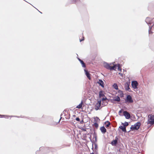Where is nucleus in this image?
Returning <instances> with one entry per match:
<instances>
[{"mask_svg": "<svg viewBox=\"0 0 154 154\" xmlns=\"http://www.w3.org/2000/svg\"><path fill=\"white\" fill-rule=\"evenodd\" d=\"M145 21L149 26V34H152V32L151 31L152 29V28H154V23H153L154 22L153 18L147 17L146 18Z\"/></svg>", "mask_w": 154, "mask_h": 154, "instance_id": "obj_1", "label": "nucleus"}, {"mask_svg": "<svg viewBox=\"0 0 154 154\" xmlns=\"http://www.w3.org/2000/svg\"><path fill=\"white\" fill-rule=\"evenodd\" d=\"M112 64H113V63H110L108 64L107 63H104L103 65L105 68L110 70H115L116 69V67H118L119 70L120 71L121 70V69H120L119 67V64L114 65L113 66H112Z\"/></svg>", "mask_w": 154, "mask_h": 154, "instance_id": "obj_2", "label": "nucleus"}, {"mask_svg": "<svg viewBox=\"0 0 154 154\" xmlns=\"http://www.w3.org/2000/svg\"><path fill=\"white\" fill-rule=\"evenodd\" d=\"M147 125L150 124V126L154 124V116L152 115H149L148 116Z\"/></svg>", "mask_w": 154, "mask_h": 154, "instance_id": "obj_3", "label": "nucleus"}, {"mask_svg": "<svg viewBox=\"0 0 154 154\" xmlns=\"http://www.w3.org/2000/svg\"><path fill=\"white\" fill-rule=\"evenodd\" d=\"M140 125V122H137L134 125H132L131 127V129L132 130H137L139 128Z\"/></svg>", "mask_w": 154, "mask_h": 154, "instance_id": "obj_4", "label": "nucleus"}, {"mask_svg": "<svg viewBox=\"0 0 154 154\" xmlns=\"http://www.w3.org/2000/svg\"><path fill=\"white\" fill-rule=\"evenodd\" d=\"M125 101L129 103L133 102V100L131 95H127Z\"/></svg>", "mask_w": 154, "mask_h": 154, "instance_id": "obj_5", "label": "nucleus"}, {"mask_svg": "<svg viewBox=\"0 0 154 154\" xmlns=\"http://www.w3.org/2000/svg\"><path fill=\"white\" fill-rule=\"evenodd\" d=\"M131 85L133 88L134 89H136L137 88L138 83L136 81H133L132 82Z\"/></svg>", "mask_w": 154, "mask_h": 154, "instance_id": "obj_6", "label": "nucleus"}, {"mask_svg": "<svg viewBox=\"0 0 154 154\" xmlns=\"http://www.w3.org/2000/svg\"><path fill=\"white\" fill-rule=\"evenodd\" d=\"M123 115L125 116V118L127 119H129L131 117L130 114L127 111H124Z\"/></svg>", "mask_w": 154, "mask_h": 154, "instance_id": "obj_7", "label": "nucleus"}, {"mask_svg": "<svg viewBox=\"0 0 154 154\" xmlns=\"http://www.w3.org/2000/svg\"><path fill=\"white\" fill-rule=\"evenodd\" d=\"M101 101H98L97 103L95 106V109L96 110H98L101 105Z\"/></svg>", "mask_w": 154, "mask_h": 154, "instance_id": "obj_8", "label": "nucleus"}, {"mask_svg": "<svg viewBox=\"0 0 154 154\" xmlns=\"http://www.w3.org/2000/svg\"><path fill=\"white\" fill-rule=\"evenodd\" d=\"M118 96L120 97H123L124 96V94L123 93L122 91L121 90H119L118 92Z\"/></svg>", "mask_w": 154, "mask_h": 154, "instance_id": "obj_9", "label": "nucleus"}, {"mask_svg": "<svg viewBox=\"0 0 154 154\" xmlns=\"http://www.w3.org/2000/svg\"><path fill=\"white\" fill-rule=\"evenodd\" d=\"M118 140V138L116 137V139L114 140H113L112 142V145H115L117 143V140Z\"/></svg>", "mask_w": 154, "mask_h": 154, "instance_id": "obj_10", "label": "nucleus"}, {"mask_svg": "<svg viewBox=\"0 0 154 154\" xmlns=\"http://www.w3.org/2000/svg\"><path fill=\"white\" fill-rule=\"evenodd\" d=\"M125 88L126 90L130 91V89L129 87V85L128 83L125 84Z\"/></svg>", "mask_w": 154, "mask_h": 154, "instance_id": "obj_11", "label": "nucleus"}, {"mask_svg": "<svg viewBox=\"0 0 154 154\" xmlns=\"http://www.w3.org/2000/svg\"><path fill=\"white\" fill-rule=\"evenodd\" d=\"M100 130H101V132L103 134L105 133L106 131V129L104 126L100 127Z\"/></svg>", "mask_w": 154, "mask_h": 154, "instance_id": "obj_12", "label": "nucleus"}, {"mask_svg": "<svg viewBox=\"0 0 154 154\" xmlns=\"http://www.w3.org/2000/svg\"><path fill=\"white\" fill-rule=\"evenodd\" d=\"M98 84L102 87H104V84L103 82L101 80H99L98 82Z\"/></svg>", "mask_w": 154, "mask_h": 154, "instance_id": "obj_13", "label": "nucleus"}, {"mask_svg": "<svg viewBox=\"0 0 154 154\" xmlns=\"http://www.w3.org/2000/svg\"><path fill=\"white\" fill-rule=\"evenodd\" d=\"M113 100L115 101L119 102L120 101V99L119 97L118 96H117L115 97L114 98Z\"/></svg>", "mask_w": 154, "mask_h": 154, "instance_id": "obj_14", "label": "nucleus"}, {"mask_svg": "<svg viewBox=\"0 0 154 154\" xmlns=\"http://www.w3.org/2000/svg\"><path fill=\"white\" fill-rule=\"evenodd\" d=\"M119 128L121 129L122 131L124 132H126V127L124 126H119Z\"/></svg>", "mask_w": 154, "mask_h": 154, "instance_id": "obj_15", "label": "nucleus"}, {"mask_svg": "<svg viewBox=\"0 0 154 154\" xmlns=\"http://www.w3.org/2000/svg\"><path fill=\"white\" fill-rule=\"evenodd\" d=\"M85 72L86 75L87 76L88 79L90 80L91 79L90 77V74L87 70H85Z\"/></svg>", "mask_w": 154, "mask_h": 154, "instance_id": "obj_16", "label": "nucleus"}, {"mask_svg": "<svg viewBox=\"0 0 154 154\" xmlns=\"http://www.w3.org/2000/svg\"><path fill=\"white\" fill-rule=\"evenodd\" d=\"M83 102L82 101L81 103L76 106V108L80 109L82 107Z\"/></svg>", "mask_w": 154, "mask_h": 154, "instance_id": "obj_17", "label": "nucleus"}, {"mask_svg": "<svg viewBox=\"0 0 154 154\" xmlns=\"http://www.w3.org/2000/svg\"><path fill=\"white\" fill-rule=\"evenodd\" d=\"M113 87L116 90H118V86L117 84L116 83H114L113 85Z\"/></svg>", "mask_w": 154, "mask_h": 154, "instance_id": "obj_18", "label": "nucleus"}, {"mask_svg": "<svg viewBox=\"0 0 154 154\" xmlns=\"http://www.w3.org/2000/svg\"><path fill=\"white\" fill-rule=\"evenodd\" d=\"M105 124H106V127H109L110 125V122L108 121L105 122Z\"/></svg>", "mask_w": 154, "mask_h": 154, "instance_id": "obj_19", "label": "nucleus"}, {"mask_svg": "<svg viewBox=\"0 0 154 154\" xmlns=\"http://www.w3.org/2000/svg\"><path fill=\"white\" fill-rule=\"evenodd\" d=\"M99 96L100 97H103L104 96V95L103 94L102 91H100V92L99 93Z\"/></svg>", "mask_w": 154, "mask_h": 154, "instance_id": "obj_20", "label": "nucleus"}, {"mask_svg": "<svg viewBox=\"0 0 154 154\" xmlns=\"http://www.w3.org/2000/svg\"><path fill=\"white\" fill-rule=\"evenodd\" d=\"M80 62L81 63V64H82V66L83 67H85V64L82 60Z\"/></svg>", "mask_w": 154, "mask_h": 154, "instance_id": "obj_21", "label": "nucleus"}, {"mask_svg": "<svg viewBox=\"0 0 154 154\" xmlns=\"http://www.w3.org/2000/svg\"><path fill=\"white\" fill-rule=\"evenodd\" d=\"M150 111H151V109H150L148 108V110H147V109H146V107H145V112H149Z\"/></svg>", "mask_w": 154, "mask_h": 154, "instance_id": "obj_22", "label": "nucleus"}, {"mask_svg": "<svg viewBox=\"0 0 154 154\" xmlns=\"http://www.w3.org/2000/svg\"><path fill=\"white\" fill-rule=\"evenodd\" d=\"M124 125V126L125 127H126L128 125V123L127 122H125L124 124H123Z\"/></svg>", "mask_w": 154, "mask_h": 154, "instance_id": "obj_23", "label": "nucleus"}, {"mask_svg": "<svg viewBox=\"0 0 154 154\" xmlns=\"http://www.w3.org/2000/svg\"><path fill=\"white\" fill-rule=\"evenodd\" d=\"M94 126L95 127L97 128L98 127V125L97 123H94Z\"/></svg>", "mask_w": 154, "mask_h": 154, "instance_id": "obj_24", "label": "nucleus"}, {"mask_svg": "<svg viewBox=\"0 0 154 154\" xmlns=\"http://www.w3.org/2000/svg\"><path fill=\"white\" fill-rule=\"evenodd\" d=\"M123 112V110L122 109H121V110H120L119 112V114L120 115H121L120 114L122 113Z\"/></svg>", "mask_w": 154, "mask_h": 154, "instance_id": "obj_25", "label": "nucleus"}, {"mask_svg": "<svg viewBox=\"0 0 154 154\" xmlns=\"http://www.w3.org/2000/svg\"><path fill=\"white\" fill-rule=\"evenodd\" d=\"M76 120L77 121H80V119L79 118L77 117V118H76Z\"/></svg>", "mask_w": 154, "mask_h": 154, "instance_id": "obj_26", "label": "nucleus"}, {"mask_svg": "<svg viewBox=\"0 0 154 154\" xmlns=\"http://www.w3.org/2000/svg\"><path fill=\"white\" fill-rule=\"evenodd\" d=\"M119 75H122V73H119Z\"/></svg>", "mask_w": 154, "mask_h": 154, "instance_id": "obj_27", "label": "nucleus"}, {"mask_svg": "<svg viewBox=\"0 0 154 154\" xmlns=\"http://www.w3.org/2000/svg\"><path fill=\"white\" fill-rule=\"evenodd\" d=\"M84 37H83V39H82V40L80 39V41L81 42L82 41L84 40Z\"/></svg>", "mask_w": 154, "mask_h": 154, "instance_id": "obj_28", "label": "nucleus"}, {"mask_svg": "<svg viewBox=\"0 0 154 154\" xmlns=\"http://www.w3.org/2000/svg\"><path fill=\"white\" fill-rule=\"evenodd\" d=\"M78 60H79L80 62L82 60H81L80 59H79V58H78Z\"/></svg>", "mask_w": 154, "mask_h": 154, "instance_id": "obj_29", "label": "nucleus"}, {"mask_svg": "<svg viewBox=\"0 0 154 154\" xmlns=\"http://www.w3.org/2000/svg\"><path fill=\"white\" fill-rule=\"evenodd\" d=\"M94 137H95V140H96V138H96V136H94Z\"/></svg>", "mask_w": 154, "mask_h": 154, "instance_id": "obj_30", "label": "nucleus"}, {"mask_svg": "<svg viewBox=\"0 0 154 154\" xmlns=\"http://www.w3.org/2000/svg\"><path fill=\"white\" fill-rule=\"evenodd\" d=\"M96 118L97 119H98V120H99V119L97 117Z\"/></svg>", "mask_w": 154, "mask_h": 154, "instance_id": "obj_31", "label": "nucleus"}, {"mask_svg": "<svg viewBox=\"0 0 154 154\" xmlns=\"http://www.w3.org/2000/svg\"><path fill=\"white\" fill-rule=\"evenodd\" d=\"M90 154H94L93 153H91Z\"/></svg>", "mask_w": 154, "mask_h": 154, "instance_id": "obj_32", "label": "nucleus"}, {"mask_svg": "<svg viewBox=\"0 0 154 154\" xmlns=\"http://www.w3.org/2000/svg\"><path fill=\"white\" fill-rule=\"evenodd\" d=\"M60 119H60L59 121V122L60 121Z\"/></svg>", "mask_w": 154, "mask_h": 154, "instance_id": "obj_33", "label": "nucleus"}, {"mask_svg": "<svg viewBox=\"0 0 154 154\" xmlns=\"http://www.w3.org/2000/svg\"><path fill=\"white\" fill-rule=\"evenodd\" d=\"M2 115H0V116H1Z\"/></svg>", "mask_w": 154, "mask_h": 154, "instance_id": "obj_34", "label": "nucleus"}]
</instances>
